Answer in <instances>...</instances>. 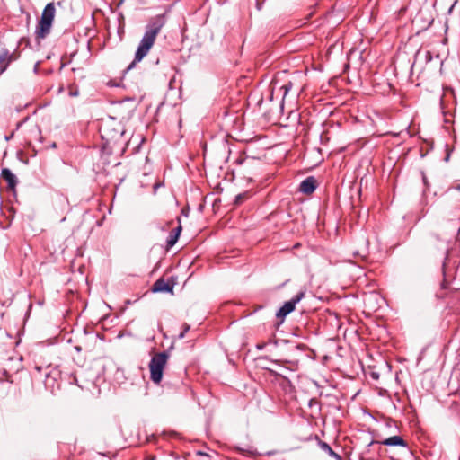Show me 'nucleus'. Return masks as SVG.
I'll use <instances>...</instances> for the list:
<instances>
[{
  "label": "nucleus",
  "mask_w": 460,
  "mask_h": 460,
  "mask_svg": "<svg viewBox=\"0 0 460 460\" xmlns=\"http://www.w3.org/2000/svg\"><path fill=\"white\" fill-rule=\"evenodd\" d=\"M181 232V226L180 225L178 227H176L172 233L178 234V236L180 235Z\"/></svg>",
  "instance_id": "nucleus-20"
},
{
  "label": "nucleus",
  "mask_w": 460,
  "mask_h": 460,
  "mask_svg": "<svg viewBox=\"0 0 460 460\" xmlns=\"http://www.w3.org/2000/svg\"><path fill=\"white\" fill-rule=\"evenodd\" d=\"M54 17L55 4L49 3L44 8L41 18L36 26L35 35L37 39H44L49 33Z\"/></svg>",
  "instance_id": "nucleus-2"
},
{
  "label": "nucleus",
  "mask_w": 460,
  "mask_h": 460,
  "mask_svg": "<svg viewBox=\"0 0 460 460\" xmlns=\"http://www.w3.org/2000/svg\"><path fill=\"white\" fill-rule=\"evenodd\" d=\"M182 214H184L186 217L188 216V212L185 211L184 209L182 210Z\"/></svg>",
  "instance_id": "nucleus-24"
},
{
  "label": "nucleus",
  "mask_w": 460,
  "mask_h": 460,
  "mask_svg": "<svg viewBox=\"0 0 460 460\" xmlns=\"http://www.w3.org/2000/svg\"><path fill=\"white\" fill-rule=\"evenodd\" d=\"M432 237L435 238L436 240L440 241V239L438 238V234H432Z\"/></svg>",
  "instance_id": "nucleus-22"
},
{
  "label": "nucleus",
  "mask_w": 460,
  "mask_h": 460,
  "mask_svg": "<svg viewBox=\"0 0 460 460\" xmlns=\"http://www.w3.org/2000/svg\"><path fill=\"white\" fill-rule=\"evenodd\" d=\"M15 59L16 56L14 53H11L9 50L3 49L0 51V74L4 73Z\"/></svg>",
  "instance_id": "nucleus-5"
},
{
  "label": "nucleus",
  "mask_w": 460,
  "mask_h": 460,
  "mask_svg": "<svg viewBox=\"0 0 460 460\" xmlns=\"http://www.w3.org/2000/svg\"><path fill=\"white\" fill-rule=\"evenodd\" d=\"M305 296V292H298L292 299L284 303V305L276 313L278 318H284L296 308V305L299 303Z\"/></svg>",
  "instance_id": "nucleus-4"
},
{
  "label": "nucleus",
  "mask_w": 460,
  "mask_h": 460,
  "mask_svg": "<svg viewBox=\"0 0 460 460\" xmlns=\"http://www.w3.org/2000/svg\"><path fill=\"white\" fill-rule=\"evenodd\" d=\"M190 328V327L189 324L184 323L182 326V332L178 336L179 339H183L185 337V334L189 332Z\"/></svg>",
  "instance_id": "nucleus-14"
},
{
  "label": "nucleus",
  "mask_w": 460,
  "mask_h": 460,
  "mask_svg": "<svg viewBox=\"0 0 460 460\" xmlns=\"http://www.w3.org/2000/svg\"><path fill=\"white\" fill-rule=\"evenodd\" d=\"M173 290V285H171L164 279H158L152 287V291L155 293L167 292L171 293Z\"/></svg>",
  "instance_id": "nucleus-8"
},
{
  "label": "nucleus",
  "mask_w": 460,
  "mask_h": 460,
  "mask_svg": "<svg viewBox=\"0 0 460 460\" xmlns=\"http://www.w3.org/2000/svg\"><path fill=\"white\" fill-rule=\"evenodd\" d=\"M247 197H248V192H243V193L238 194L234 199V204L235 205L241 204Z\"/></svg>",
  "instance_id": "nucleus-13"
},
{
  "label": "nucleus",
  "mask_w": 460,
  "mask_h": 460,
  "mask_svg": "<svg viewBox=\"0 0 460 460\" xmlns=\"http://www.w3.org/2000/svg\"><path fill=\"white\" fill-rule=\"evenodd\" d=\"M292 84L288 83L281 86V90L284 91V96L288 94V91L291 89Z\"/></svg>",
  "instance_id": "nucleus-17"
},
{
  "label": "nucleus",
  "mask_w": 460,
  "mask_h": 460,
  "mask_svg": "<svg viewBox=\"0 0 460 460\" xmlns=\"http://www.w3.org/2000/svg\"><path fill=\"white\" fill-rule=\"evenodd\" d=\"M178 238V234L171 233L167 238V246L172 247L176 243Z\"/></svg>",
  "instance_id": "nucleus-12"
},
{
  "label": "nucleus",
  "mask_w": 460,
  "mask_h": 460,
  "mask_svg": "<svg viewBox=\"0 0 460 460\" xmlns=\"http://www.w3.org/2000/svg\"><path fill=\"white\" fill-rule=\"evenodd\" d=\"M382 445L388 446V447H395L400 446L403 447H407V442L400 436H393L390 438H387L382 441L379 442Z\"/></svg>",
  "instance_id": "nucleus-9"
},
{
  "label": "nucleus",
  "mask_w": 460,
  "mask_h": 460,
  "mask_svg": "<svg viewBox=\"0 0 460 460\" xmlns=\"http://www.w3.org/2000/svg\"><path fill=\"white\" fill-rule=\"evenodd\" d=\"M67 95L68 96H77L78 95V90L76 87L75 86H69V89L67 91Z\"/></svg>",
  "instance_id": "nucleus-15"
},
{
  "label": "nucleus",
  "mask_w": 460,
  "mask_h": 460,
  "mask_svg": "<svg viewBox=\"0 0 460 460\" xmlns=\"http://www.w3.org/2000/svg\"><path fill=\"white\" fill-rule=\"evenodd\" d=\"M317 187L316 180L313 177H307L302 182L299 186V190L304 194H312Z\"/></svg>",
  "instance_id": "nucleus-7"
},
{
  "label": "nucleus",
  "mask_w": 460,
  "mask_h": 460,
  "mask_svg": "<svg viewBox=\"0 0 460 460\" xmlns=\"http://www.w3.org/2000/svg\"><path fill=\"white\" fill-rule=\"evenodd\" d=\"M423 58H424L425 62H427V63L429 62L432 59L431 53L429 51H425L423 53Z\"/></svg>",
  "instance_id": "nucleus-18"
},
{
  "label": "nucleus",
  "mask_w": 460,
  "mask_h": 460,
  "mask_svg": "<svg viewBox=\"0 0 460 460\" xmlns=\"http://www.w3.org/2000/svg\"><path fill=\"white\" fill-rule=\"evenodd\" d=\"M421 55H422V54H421V52H420V51H418V52L416 53V55H415V60H414V62H413V64H412V68L417 65V62L419 61V59H420V58H421Z\"/></svg>",
  "instance_id": "nucleus-19"
},
{
  "label": "nucleus",
  "mask_w": 460,
  "mask_h": 460,
  "mask_svg": "<svg viewBox=\"0 0 460 460\" xmlns=\"http://www.w3.org/2000/svg\"><path fill=\"white\" fill-rule=\"evenodd\" d=\"M1 178L6 181L9 190L14 191L18 183L17 177L9 168H3L1 171Z\"/></svg>",
  "instance_id": "nucleus-6"
},
{
  "label": "nucleus",
  "mask_w": 460,
  "mask_h": 460,
  "mask_svg": "<svg viewBox=\"0 0 460 460\" xmlns=\"http://www.w3.org/2000/svg\"><path fill=\"white\" fill-rule=\"evenodd\" d=\"M319 445L321 448L324 450L330 456L333 457L336 460H341V456L336 452H334L329 444L323 441H320Z\"/></svg>",
  "instance_id": "nucleus-11"
},
{
  "label": "nucleus",
  "mask_w": 460,
  "mask_h": 460,
  "mask_svg": "<svg viewBox=\"0 0 460 460\" xmlns=\"http://www.w3.org/2000/svg\"><path fill=\"white\" fill-rule=\"evenodd\" d=\"M44 385L47 389L50 390V392L52 394H55V390H56V377L55 376H53L51 374H47L46 378L44 380Z\"/></svg>",
  "instance_id": "nucleus-10"
},
{
  "label": "nucleus",
  "mask_w": 460,
  "mask_h": 460,
  "mask_svg": "<svg viewBox=\"0 0 460 460\" xmlns=\"http://www.w3.org/2000/svg\"><path fill=\"white\" fill-rule=\"evenodd\" d=\"M63 92V88L59 87L58 93H61Z\"/></svg>",
  "instance_id": "nucleus-25"
},
{
  "label": "nucleus",
  "mask_w": 460,
  "mask_h": 460,
  "mask_svg": "<svg viewBox=\"0 0 460 460\" xmlns=\"http://www.w3.org/2000/svg\"><path fill=\"white\" fill-rule=\"evenodd\" d=\"M452 188H453V189H455L456 190L460 191V184H459V183L456 184V185H455V186H453Z\"/></svg>",
  "instance_id": "nucleus-21"
},
{
  "label": "nucleus",
  "mask_w": 460,
  "mask_h": 460,
  "mask_svg": "<svg viewBox=\"0 0 460 460\" xmlns=\"http://www.w3.org/2000/svg\"><path fill=\"white\" fill-rule=\"evenodd\" d=\"M420 174H421L423 184H424L425 188L428 190L429 188V183L427 175H426L425 172H423V171L420 172Z\"/></svg>",
  "instance_id": "nucleus-16"
},
{
  "label": "nucleus",
  "mask_w": 460,
  "mask_h": 460,
  "mask_svg": "<svg viewBox=\"0 0 460 460\" xmlns=\"http://www.w3.org/2000/svg\"><path fill=\"white\" fill-rule=\"evenodd\" d=\"M169 354L165 351L155 354L149 362L150 379L158 385L162 381L164 369L167 364Z\"/></svg>",
  "instance_id": "nucleus-3"
},
{
  "label": "nucleus",
  "mask_w": 460,
  "mask_h": 460,
  "mask_svg": "<svg viewBox=\"0 0 460 460\" xmlns=\"http://www.w3.org/2000/svg\"><path fill=\"white\" fill-rule=\"evenodd\" d=\"M449 160V154L447 155V156L445 157V161L447 162Z\"/></svg>",
  "instance_id": "nucleus-23"
},
{
  "label": "nucleus",
  "mask_w": 460,
  "mask_h": 460,
  "mask_svg": "<svg viewBox=\"0 0 460 460\" xmlns=\"http://www.w3.org/2000/svg\"><path fill=\"white\" fill-rule=\"evenodd\" d=\"M166 20V13L158 14L149 19L146 26L145 33L135 53L134 61L129 66V68L133 66L136 62H140L148 54L157 35L165 25Z\"/></svg>",
  "instance_id": "nucleus-1"
}]
</instances>
